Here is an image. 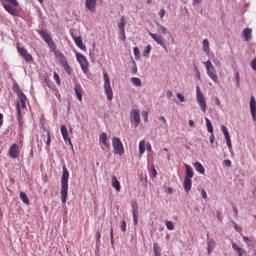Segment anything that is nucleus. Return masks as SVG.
Returning <instances> with one entry per match:
<instances>
[{
	"mask_svg": "<svg viewBox=\"0 0 256 256\" xmlns=\"http://www.w3.org/2000/svg\"><path fill=\"white\" fill-rule=\"evenodd\" d=\"M159 119V121H162V123L164 124V125H167V119H165V117H160V118H158Z\"/></svg>",
	"mask_w": 256,
	"mask_h": 256,
	"instance_id": "5fc2aeb1",
	"label": "nucleus"
},
{
	"mask_svg": "<svg viewBox=\"0 0 256 256\" xmlns=\"http://www.w3.org/2000/svg\"><path fill=\"white\" fill-rule=\"evenodd\" d=\"M85 7L86 9H88V11L95 13V9L97 7V0H86Z\"/></svg>",
	"mask_w": 256,
	"mask_h": 256,
	"instance_id": "f3484780",
	"label": "nucleus"
},
{
	"mask_svg": "<svg viewBox=\"0 0 256 256\" xmlns=\"http://www.w3.org/2000/svg\"><path fill=\"white\" fill-rule=\"evenodd\" d=\"M130 118L135 123V127H139V124L141 123V115L139 114V110L133 109L130 112Z\"/></svg>",
	"mask_w": 256,
	"mask_h": 256,
	"instance_id": "ddd939ff",
	"label": "nucleus"
},
{
	"mask_svg": "<svg viewBox=\"0 0 256 256\" xmlns=\"http://www.w3.org/2000/svg\"><path fill=\"white\" fill-rule=\"evenodd\" d=\"M21 151L19 150V145L13 144L8 151V157L10 159H17L20 155Z\"/></svg>",
	"mask_w": 256,
	"mask_h": 256,
	"instance_id": "f8f14e48",
	"label": "nucleus"
},
{
	"mask_svg": "<svg viewBox=\"0 0 256 256\" xmlns=\"http://www.w3.org/2000/svg\"><path fill=\"white\" fill-rule=\"evenodd\" d=\"M76 59L85 75L89 73V61H87V57L85 55L76 52Z\"/></svg>",
	"mask_w": 256,
	"mask_h": 256,
	"instance_id": "423d86ee",
	"label": "nucleus"
},
{
	"mask_svg": "<svg viewBox=\"0 0 256 256\" xmlns=\"http://www.w3.org/2000/svg\"><path fill=\"white\" fill-rule=\"evenodd\" d=\"M147 151L148 153H151V151H153V148L151 147V144H147Z\"/></svg>",
	"mask_w": 256,
	"mask_h": 256,
	"instance_id": "13d9d810",
	"label": "nucleus"
},
{
	"mask_svg": "<svg viewBox=\"0 0 256 256\" xmlns=\"http://www.w3.org/2000/svg\"><path fill=\"white\" fill-rule=\"evenodd\" d=\"M110 239L111 243L113 244V228L110 229Z\"/></svg>",
	"mask_w": 256,
	"mask_h": 256,
	"instance_id": "bf43d9fd",
	"label": "nucleus"
},
{
	"mask_svg": "<svg viewBox=\"0 0 256 256\" xmlns=\"http://www.w3.org/2000/svg\"><path fill=\"white\" fill-rule=\"evenodd\" d=\"M251 68L253 69V71H256V58H254L251 62Z\"/></svg>",
	"mask_w": 256,
	"mask_h": 256,
	"instance_id": "09e8293b",
	"label": "nucleus"
},
{
	"mask_svg": "<svg viewBox=\"0 0 256 256\" xmlns=\"http://www.w3.org/2000/svg\"><path fill=\"white\" fill-rule=\"evenodd\" d=\"M38 34L45 41L46 45H48L49 49L54 52L55 58L59 59L60 65H62L63 69L66 70V73L71 75V66L69 65V62H67V58L62 52L57 51V45L53 41V38H51L49 32L45 30H38Z\"/></svg>",
	"mask_w": 256,
	"mask_h": 256,
	"instance_id": "f257e3e1",
	"label": "nucleus"
},
{
	"mask_svg": "<svg viewBox=\"0 0 256 256\" xmlns=\"http://www.w3.org/2000/svg\"><path fill=\"white\" fill-rule=\"evenodd\" d=\"M154 256H161V246L158 243L153 244Z\"/></svg>",
	"mask_w": 256,
	"mask_h": 256,
	"instance_id": "7c9ffc66",
	"label": "nucleus"
},
{
	"mask_svg": "<svg viewBox=\"0 0 256 256\" xmlns=\"http://www.w3.org/2000/svg\"><path fill=\"white\" fill-rule=\"evenodd\" d=\"M194 169L198 171V173H201V175L205 174V167H203V164L200 162L194 163Z\"/></svg>",
	"mask_w": 256,
	"mask_h": 256,
	"instance_id": "393cba45",
	"label": "nucleus"
},
{
	"mask_svg": "<svg viewBox=\"0 0 256 256\" xmlns=\"http://www.w3.org/2000/svg\"><path fill=\"white\" fill-rule=\"evenodd\" d=\"M118 28H119V31L120 33H123L125 32V20L122 18L120 23L118 24Z\"/></svg>",
	"mask_w": 256,
	"mask_h": 256,
	"instance_id": "f704fd0d",
	"label": "nucleus"
},
{
	"mask_svg": "<svg viewBox=\"0 0 256 256\" xmlns=\"http://www.w3.org/2000/svg\"><path fill=\"white\" fill-rule=\"evenodd\" d=\"M74 91L76 93L77 99L81 102L83 101V87L81 84H76L74 87Z\"/></svg>",
	"mask_w": 256,
	"mask_h": 256,
	"instance_id": "aec40b11",
	"label": "nucleus"
},
{
	"mask_svg": "<svg viewBox=\"0 0 256 256\" xmlns=\"http://www.w3.org/2000/svg\"><path fill=\"white\" fill-rule=\"evenodd\" d=\"M140 55H141V51L139 50V47H134L135 59H139Z\"/></svg>",
	"mask_w": 256,
	"mask_h": 256,
	"instance_id": "4c0bfd02",
	"label": "nucleus"
},
{
	"mask_svg": "<svg viewBox=\"0 0 256 256\" xmlns=\"http://www.w3.org/2000/svg\"><path fill=\"white\" fill-rule=\"evenodd\" d=\"M158 29L163 33V35H167V28L163 25H158Z\"/></svg>",
	"mask_w": 256,
	"mask_h": 256,
	"instance_id": "37998d69",
	"label": "nucleus"
},
{
	"mask_svg": "<svg viewBox=\"0 0 256 256\" xmlns=\"http://www.w3.org/2000/svg\"><path fill=\"white\" fill-rule=\"evenodd\" d=\"M151 53V45H147L145 50L143 51V56L147 57Z\"/></svg>",
	"mask_w": 256,
	"mask_h": 256,
	"instance_id": "e433bc0d",
	"label": "nucleus"
},
{
	"mask_svg": "<svg viewBox=\"0 0 256 256\" xmlns=\"http://www.w3.org/2000/svg\"><path fill=\"white\" fill-rule=\"evenodd\" d=\"M202 2H203V0H193L192 5L194 7H199V5H201Z\"/></svg>",
	"mask_w": 256,
	"mask_h": 256,
	"instance_id": "c03bdc74",
	"label": "nucleus"
},
{
	"mask_svg": "<svg viewBox=\"0 0 256 256\" xmlns=\"http://www.w3.org/2000/svg\"><path fill=\"white\" fill-rule=\"evenodd\" d=\"M201 196L203 199H207V192L204 189L201 190Z\"/></svg>",
	"mask_w": 256,
	"mask_h": 256,
	"instance_id": "864d4df0",
	"label": "nucleus"
},
{
	"mask_svg": "<svg viewBox=\"0 0 256 256\" xmlns=\"http://www.w3.org/2000/svg\"><path fill=\"white\" fill-rule=\"evenodd\" d=\"M224 165H226V167H231V160H224Z\"/></svg>",
	"mask_w": 256,
	"mask_h": 256,
	"instance_id": "6e6d98bb",
	"label": "nucleus"
},
{
	"mask_svg": "<svg viewBox=\"0 0 256 256\" xmlns=\"http://www.w3.org/2000/svg\"><path fill=\"white\" fill-rule=\"evenodd\" d=\"M132 85H134V87H141L142 85V82H141V79L137 78V77H132L130 79Z\"/></svg>",
	"mask_w": 256,
	"mask_h": 256,
	"instance_id": "c756f323",
	"label": "nucleus"
},
{
	"mask_svg": "<svg viewBox=\"0 0 256 256\" xmlns=\"http://www.w3.org/2000/svg\"><path fill=\"white\" fill-rule=\"evenodd\" d=\"M13 91H16V93H17V91H19V85L14 84Z\"/></svg>",
	"mask_w": 256,
	"mask_h": 256,
	"instance_id": "680f3d73",
	"label": "nucleus"
},
{
	"mask_svg": "<svg viewBox=\"0 0 256 256\" xmlns=\"http://www.w3.org/2000/svg\"><path fill=\"white\" fill-rule=\"evenodd\" d=\"M177 98L179 99V101H180L181 103H185V96H183V94L178 93V94H177Z\"/></svg>",
	"mask_w": 256,
	"mask_h": 256,
	"instance_id": "a18cd8bd",
	"label": "nucleus"
},
{
	"mask_svg": "<svg viewBox=\"0 0 256 256\" xmlns=\"http://www.w3.org/2000/svg\"><path fill=\"white\" fill-rule=\"evenodd\" d=\"M120 35H122V41H125V39H127V36H125V32H124V34L120 33Z\"/></svg>",
	"mask_w": 256,
	"mask_h": 256,
	"instance_id": "774afa93",
	"label": "nucleus"
},
{
	"mask_svg": "<svg viewBox=\"0 0 256 256\" xmlns=\"http://www.w3.org/2000/svg\"><path fill=\"white\" fill-rule=\"evenodd\" d=\"M17 96L19 98L22 109H25L27 103V96H25V94L21 90L17 91Z\"/></svg>",
	"mask_w": 256,
	"mask_h": 256,
	"instance_id": "a211bd4d",
	"label": "nucleus"
},
{
	"mask_svg": "<svg viewBox=\"0 0 256 256\" xmlns=\"http://www.w3.org/2000/svg\"><path fill=\"white\" fill-rule=\"evenodd\" d=\"M232 249L236 251L238 256H243V253H245V250L239 247V245H237L236 243H232Z\"/></svg>",
	"mask_w": 256,
	"mask_h": 256,
	"instance_id": "a878e982",
	"label": "nucleus"
},
{
	"mask_svg": "<svg viewBox=\"0 0 256 256\" xmlns=\"http://www.w3.org/2000/svg\"><path fill=\"white\" fill-rule=\"evenodd\" d=\"M235 77H236L237 85L239 87V81H240L239 72L236 73Z\"/></svg>",
	"mask_w": 256,
	"mask_h": 256,
	"instance_id": "4d7b16f0",
	"label": "nucleus"
},
{
	"mask_svg": "<svg viewBox=\"0 0 256 256\" xmlns=\"http://www.w3.org/2000/svg\"><path fill=\"white\" fill-rule=\"evenodd\" d=\"M21 105L19 103H17L16 105V109H17V113H18V117H21Z\"/></svg>",
	"mask_w": 256,
	"mask_h": 256,
	"instance_id": "8fccbe9b",
	"label": "nucleus"
},
{
	"mask_svg": "<svg viewBox=\"0 0 256 256\" xmlns=\"http://www.w3.org/2000/svg\"><path fill=\"white\" fill-rule=\"evenodd\" d=\"M99 143H102L106 149H111V144L109 143V137L107 136V133L103 132L100 134Z\"/></svg>",
	"mask_w": 256,
	"mask_h": 256,
	"instance_id": "4468645a",
	"label": "nucleus"
},
{
	"mask_svg": "<svg viewBox=\"0 0 256 256\" xmlns=\"http://www.w3.org/2000/svg\"><path fill=\"white\" fill-rule=\"evenodd\" d=\"M3 126V114L0 113V127Z\"/></svg>",
	"mask_w": 256,
	"mask_h": 256,
	"instance_id": "e2e57ef3",
	"label": "nucleus"
},
{
	"mask_svg": "<svg viewBox=\"0 0 256 256\" xmlns=\"http://www.w3.org/2000/svg\"><path fill=\"white\" fill-rule=\"evenodd\" d=\"M131 207L134 225H137L139 223V204L137 203V201L132 200Z\"/></svg>",
	"mask_w": 256,
	"mask_h": 256,
	"instance_id": "9d476101",
	"label": "nucleus"
},
{
	"mask_svg": "<svg viewBox=\"0 0 256 256\" xmlns=\"http://www.w3.org/2000/svg\"><path fill=\"white\" fill-rule=\"evenodd\" d=\"M152 175L153 177H157V170L155 168L152 169Z\"/></svg>",
	"mask_w": 256,
	"mask_h": 256,
	"instance_id": "0e129e2a",
	"label": "nucleus"
},
{
	"mask_svg": "<svg viewBox=\"0 0 256 256\" xmlns=\"http://www.w3.org/2000/svg\"><path fill=\"white\" fill-rule=\"evenodd\" d=\"M205 121L208 133H213V124H211V120H209V118H205Z\"/></svg>",
	"mask_w": 256,
	"mask_h": 256,
	"instance_id": "473e14b6",
	"label": "nucleus"
},
{
	"mask_svg": "<svg viewBox=\"0 0 256 256\" xmlns=\"http://www.w3.org/2000/svg\"><path fill=\"white\" fill-rule=\"evenodd\" d=\"M143 153H145V140H141L139 142V155L141 157V155H143Z\"/></svg>",
	"mask_w": 256,
	"mask_h": 256,
	"instance_id": "2f4dec72",
	"label": "nucleus"
},
{
	"mask_svg": "<svg viewBox=\"0 0 256 256\" xmlns=\"http://www.w3.org/2000/svg\"><path fill=\"white\" fill-rule=\"evenodd\" d=\"M250 111H251L253 120L256 121V101H255V96H252L251 99H250Z\"/></svg>",
	"mask_w": 256,
	"mask_h": 256,
	"instance_id": "6ab92c4d",
	"label": "nucleus"
},
{
	"mask_svg": "<svg viewBox=\"0 0 256 256\" xmlns=\"http://www.w3.org/2000/svg\"><path fill=\"white\" fill-rule=\"evenodd\" d=\"M243 241L247 243V245H251V239H249V237L244 236Z\"/></svg>",
	"mask_w": 256,
	"mask_h": 256,
	"instance_id": "603ef678",
	"label": "nucleus"
},
{
	"mask_svg": "<svg viewBox=\"0 0 256 256\" xmlns=\"http://www.w3.org/2000/svg\"><path fill=\"white\" fill-rule=\"evenodd\" d=\"M47 147L51 145V132L47 130V141H46Z\"/></svg>",
	"mask_w": 256,
	"mask_h": 256,
	"instance_id": "a19ab883",
	"label": "nucleus"
},
{
	"mask_svg": "<svg viewBox=\"0 0 256 256\" xmlns=\"http://www.w3.org/2000/svg\"><path fill=\"white\" fill-rule=\"evenodd\" d=\"M20 199H21L22 203H24L25 205H29L30 200H29V197L27 196V193L20 192Z\"/></svg>",
	"mask_w": 256,
	"mask_h": 256,
	"instance_id": "bb28decb",
	"label": "nucleus"
},
{
	"mask_svg": "<svg viewBox=\"0 0 256 256\" xmlns=\"http://www.w3.org/2000/svg\"><path fill=\"white\" fill-rule=\"evenodd\" d=\"M54 80L58 86L61 85V78L59 77V74H57V72H54Z\"/></svg>",
	"mask_w": 256,
	"mask_h": 256,
	"instance_id": "58836bf2",
	"label": "nucleus"
},
{
	"mask_svg": "<svg viewBox=\"0 0 256 256\" xmlns=\"http://www.w3.org/2000/svg\"><path fill=\"white\" fill-rule=\"evenodd\" d=\"M61 133L64 141H68L69 145L73 147V142H71V138L69 137V131L65 125L61 126Z\"/></svg>",
	"mask_w": 256,
	"mask_h": 256,
	"instance_id": "dca6fc26",
	"label": "nucleus"
},
{
	"mask_svg": "<svg viewBox=\"0 0 256 256\" xmlns=\"http://www.w3.org/2000/svg\"><path fill=\"white\" fill-rule=\"evenodd\" d=\"M215 103L218 105V107L221 105V100H219L218 97L215 98Z\"/></svg>",
	"mask_w": 256,
	"mask_h": 256,
	"instance_id": "052dcab7",
	"label": "nucleus"
},
{
	"mask_svg": "<svg viewBox=\"0 0 256 256\" xmlns=\"http://www.w3.org/2000/svg\"><path fill=\"white\" fill-rule=\"evenodd\" d=\"M193 185V181L189 178H184V190L186 193H189L191 191V187Z\"/></svg>",
	"mask_w": 256,
	"mask_h": 256,
	"instance_id": "4be33fe9",
	"label": "nucleus"
},
{
	"mask_svg": "<svg viewBox=\"0 0 256 256\" xmlns=\"http://www.w3.org/2000/svg\"><path fill=\"white\" fill-rule=\"evenodd\" d=\"M189 126L190 127H195V122L193 120H189Z\"/></svg>",
	"mask_w": 256,
	"mask_h": 256,
	"instance_id": "69168bd1",
	"label": "nucleus"
},
{
	"mask_svg": "<svg viewBox=\"0 0 256 256\" xmlns=\"http://www.w3.org/2000/svg\"><path fill=\"white\" fill-rule=\"evenodd\" d=\"M148 35L151 36V38L157 43V45H160L167 51V46L165 45V39L161 35H157L155 33L149 32Z\"/></svg>",
	"mask_w": 256,
	"mask_h": 256,
	"instance_id": "9b49d317",
	"label": "nucleus"
},
{
	"mask_svg": "<svg viewBox=\"0 0 256 256\" xmlns=\"http://www.w3.org/2000/svg\"><path fill=\"white\" fill-rule=\"evenodd\" d=\"M186 168V175L184 179H193V168L191 166H189L188 164L185 165Z\"/></svg>",
	"mask_w": 256,
	"mask_h": 256,
	"instance_id": "5701e85b",
	"label": "nucleus"
},
{
	"mask_svg": "<svg viewBox=\"0 0 256 256\" xmlns=\"http://www.w3.org/2000/svg\"><path fill=\"white\" fill-rule=\"evenodd\" d=\"M96 241L97 243H100L101 241V232L99 230L96 232Z\"/></svg>",
	"mask_w": 256,
	"mask_h": 256,
	"instance_id": "49530a36",
	"label": "nucleus"
},
{
	"mask_svg": "<svg viewBox=\"0 0 256 256\" xmlns=\"http://www.w3.org/2000/svg\"><path fill=\"white\" fill-rule=\"evenodd\" d=\"M112 187L119 193L121 191V182L117 179V176H112Z\"/></svg>",
	"mask_w": 256,
	"mask_h": 256,
	"instance_id": "412c9836",
	"label": "nucleus"
},
{
	"mask_svg": "<svg viewBox=\"0 0 256 256\" xmlns=\"http://www.w3.org/2000/svg\"><path fill=\"white\" fill-rule=\"evenodd\" d=\"M221 131L222 133H224V137L225 139H231V136L229 135V130H227V127H225V125L221 126Z\"/></svg>",
	"mask_w": 256,
	"mask_h": 256,
	"instance_id": "72a5a7b5",
	"label": "nucleus"
},
{
	"mask_svg": "<svg viewBox=\"0 0 256 256\" xmlns=\"http://www.w3.org/2000/svg\"><path fill=\"white\" fill-rule=\"evenodd\" d=\"M132 73H137V65H134V67L132 68Z\"/></svg>",
	"mask_w": 256,
	"mask_h": 256,
	"instance_id": "338daca9",
	"label": "nucleus"
},
{
	"mask_svg": "<svg viewBox=\"0 0 256 256\" xmlns=\"http://www.w3.org/2000/svg\"><path fill=\"white\" fill-rule=\"evenodd\" d=\"M142 117H143L145 123H147V121H148V119H149V112L143 111V112H142Z\"/></svg>",
	"mask_w": 256,
	"mask_h": 256,
	"instance_id": "79ce46f5",
	"label": "nucleus"
},
{
	"mask_svg": "<svg viewBox=\"0 0 256 256\" xmlns=\"http://www.w3.org/2000/svg\"><path fill=\"white\" fill-rule=\"evenodd\" d=\"M16 49L20 57L24 58V61H26V63L33 62V56L29 53V51H27V49H25L24 47H21V44L17 43Z\"/></svg>",
	"mask_w": 256,
	"mask_h": 256,
	"instance_id": "6e6552de",
	"label": "nucleus"
},
{
	"mask_svg": "<svg viewBox=\"0 0 256 256\" xmlns=\"http://www.w3.org/2000/svg\"><path fill=\"white\" fill-rule=\"evenodd\" d=\"M215 245H216V242L215 240L213 239H209L208 240V254L211 255V251H213V249H215Z\"/></svg>",
	"mask_w": 256,
	"mask_h": 256,
	"instance_id": "c85d7f7f",
	"label": "nucleus"
},
{
	"mask_svg": "<svg viewBox=\"0 0 256 256\" xmlns=\"http://www.w3.org/2000/svg\"><path fill=\"white\" fill-rule=\"evenodd\" d=\"M112 146L115 155H123V153H125V148H123V142H121V139L114 137L112 139Z\"/></svg>",
	"mask_w": 256,
	"mask_h": 256,
	"instance_id": "1a4fd4ad",
	"label": "nucleus"
},
{
	"mask_svg": "<svg viewBox=\"0 0 256 256\" xmlns=\"http://www.w3.org/2000/svg\"><path fill=\"white\" fill-rule=\"evenodd\" d=\"M166 227L169 231H173V229H175V225L173 224L172 221H167L166 222Z\"/></svg>",
	"mask_w": 256,
	"mask_h": 256,
	"instance_id": "c9c22d12",
	"label": "nucleus"
},
{
	"mask_svg": "<svg viewBox=\"0 0 256 256\" xmlns=\"http://www.w3.org/2000/svg\"><path fill=\"white\" fill-rule=\"evenodd\" d=\"M165 9H161L160 11H159V13H158V15H159V17H160V19H163V17H165Z\"/></svg>",
	"mask_w": 256,
	"mask_h": 256,
	"instance_id": "de8ad7c7",
	"label": "nucleus"
},
{
	"mask_svg": "<svg viewBox=\"0 0 256 256\" xmlns=\"http://www.w3.org/2000/svg\"><path fill=\"white\" fill-rule=\"evenodd\" d=\"M61 201L67 203V195L69 194V170L63 166V174L61 177Z\"/></svg>",
	"mask_w": 256,
	"mask_h": 256,
	"instance_id": "f03ea898",
	"label": "nucleus"
},
{
	"mask_svg": "<svg viewBox=\"0 0 256 256\" xmlns=\"http://www.w3.org/2000/svg\"><path fill=\"white\" fill-rule=\"evenodd\" d=\"M203 45V51L206 52V55H209V53H211V49L209 48V40L204 39L202 42Z\"/></svg>",
	"mask_w": 256,
	"mask_h": 256,
	"instance_id": "cd10ccee",
	"label": "nucleus"
},
{
	"mask_svg": "<svg viewBox=\"0 0 256 256\" xmlns=\"http://www.w3.org/2000/svg\"><path fill=\"white\" fill-rule=\"evenodd\" d=\"M226 145H227L228 149H231L233 147L231 144V138L226 139Z\"/></svg>",
	"mask_w": 256,
	"mask_h": 256,
	"instance_id": "3c124183",
	"label": "nucleus"
},
{
	"mask_svg": "<svg viewBox=\"0 0 256 256\" xmlns=\"http://www.w3.org/2000/svg\"><path fill=\"white\" fill-rule=\"evenodd\" d=\"M104 79V93L107 96L108 101H113V88H111V79L107 73L103 74Z\"/></svg>",
	"mask_w": 256,
	"mask_h": 256,
	"instance_id": "39448f33",
	"label": "nucleus"
},
{
	"mask_svg": "<svg viewBox=\"0 0 256 256\" xmlns=\"http://www.w3.org/2000/svg\"><path fill=\"white\" fill-rule=\"evenodd\" d=\"M120 228H121V231H122L123 233H125V231H127V222H126L125 220H123V221L121 222Z\"/></svg>",
	"mask_w": 256,
	"mask_h": 256,
	"instance_id": "ea45409f",
	"label": "nucleus"
},
{
	"mask_svg": "<svg viewBox=\"0 0 256 256\" xmlns=\"http://www.w3.org/2000/svg\"><path fill=\"white\" fill-rule=\"evenodd\" d=\"M206 73L210 79H212L213 82L219 83V77L217 76V72L215 71V66H213V63L211 60H207L204 62Z\"/></svg>",
	"mask_w": 256,
	"mask_h": 256,
	"instance_id": "20e7f679",
	"label": "nucleus"
},
{
	"mask_svg": "<svg viewBox=\"0 0 256 256\" xmlns=\"http://www.w3.org/2000/svg\"><path fill=\"white\" fill-rule=\"evenodd\" d=\"M196 99L201 111L205 113L207 111V102H205V96H203V92H201V88L199 86H196Z\"/></svg>",
	"mask_w": 256,
	"mask_h": 256,
	"instance_id": "0eeeda50",
	"label": "nucleus"
},
{
	"mask_svg": "<svg viewBox=\"0 0 256 256\" xmlns=\"http://www.w3.org/2000/svg\"><path fill=\"white\" fill-rule=\"evenodd\" d=\"M251 33H252L251 28H245L243 30L242 35H243L245 41H251Z\"/></svg>",
	"mask_w": 256,
	"mask_h": 256,
	"instance_id": "b1692460",
	"label": "nucleus"
},
{
	"mask_svg": "<svg viewBox=\"0 0 256 256\" xmlns=\"http://www.w3.org/2000/svg\"><path fill=\"white\" fill-rule=\"evenodd\" d=\"M72 39L79 49L87 51V46L83 44V38H81V36H72Z\"/></svg>",
	"mask_w": 256,
	"mask_h": 256,
	"instance_id": "2eb2a0df",
	"label": "nucleus"
},
{
	"mask_svg": "<svg viewBox=\"0 0 256 256\" xmlns=\"http://www.w3.org/2000/svg\"><path fill=\"white\" fill-rule=\"evenodd\" d=\"M6 3L9 4H3V7L7 13L10 15H13L14 17H17L19 15V11L15 7H19V2L17 0H5Z\"/></svg>",
	"mask_w": 256,
	"mask_h": 256,
	"instance_id": "7ed1b4c3",
	"label": "nucleus"
}]
</instances>
